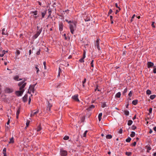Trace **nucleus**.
<instances>
[{"label": "nucleus", "instance_id": "1", "mask_svg": "<svg viewBox=\"0 0 156 156\" xmlns=\"http://www.w3.org/2000/svg\"><path fill=\"white\" fill-rule=\"evenodd\" d=\"M76 23H77L76 21H73L69 24L70 32L72 34H73L74 31L76 29Z\"/></svg>", "mask_w": 156, "mask_h": 156}, {"label": "nucleus", "instance_id": "2", "mask_svg": "<svg viewBox=\"0 0 156 156\" xmlns=\"http://www.w3.org/2000/svg\"><path fill=\"white\" fill-rule=\"evenodd\" d=\"M24 81L20 82L18 84L19 86L20 87V90L22 91V90H24L23 88L25 87L27 84L26 83H24Z\"/></svg>", "mask_w": 156, "mask_h": 156}, {"label": "nucleus", "instance_id": "3", "mask_svg": "<svg viewBox=\"0 0 156 156\" xmlns=\"http://www.w3.org/2000/svg\"><path fill=\"white\" fill-rule=\"evenodd\" d=\"M24 81L20 82L18 84L19 86L20 87V90L22 91V90H24L23 88L25 87L27 84L26 83H24Z\"/></svg>", "mask_w": 156, "mask_h": 156}, {"label": "nucleus", "instance_id": "4", "mask_svg": "<svg viewBox=\"0 0 156 156\" xmlns=\"http://www.w3.org/2000/svg\"><path fill=\"white\" fill-rule=\"evenodd\" d=\"M24 81L20 82L18 84L19 86L20 87V90L22 91V90H24L23 88L25 87L27 84L26 83H24Z\"/></svg>", "mask_w": 156, "mask_h": 156}, {"label": "nucleus", "instance_id": "5", "mask_svg": "<svg viewBox=\"0 0 156 156\" xmlns=\"http://www.w3.org/2000/svg\"><path fill=\"white\" fill-rule=\"evenodd\" d=\"M52 105L49 101H47L46 110L47 112H50L51 111V108L52 107Z\"/></svg>", "mask_w": 156, "mask_h": 156}, {"label": "nucleus", "instance_id": "6", "mask_svg": "<svg viewBox=\"0 0 156 156\" xmlns=\"http://www.w3.org/2000/svg\"><path fill=\"white\" fill-rule=\"evenodd\" d=\"M35 85H32L30 86L29 87L28 93L30 94L31 92L34 93V88L35 87Z\"/></svg>", "mask_w": 156, "mask_h": 156}, {"label": "nucleus", "instance_id": "7", "mask_svg": "<svg viewBox=\"0 0 156 156\" xmlns=\"http://www.w3.org/2000/svg\"><path fill=\"white\" fill-rule=\"evenodd\" d=\"M42 27H41L40 28V29H39V30H38L37 31V33L35 34V35L34 36L35 39L36 38L38 37V36L40 34H41L42 31Z\"/></svg>", "mask_w": 156, "mask_h": 156}, {"label": "nucleus", "instance_id": "8", "mask_svg": "<svg viewBox=\"0 0 156 156\" xmlns=\"http://www.w3.org/2000/svg\"><path fill=\"white\" fill-rule=\"evenodd\" d=\"M60 154L62 156H66L67 155V152L66 150L62 149L60 150Z\"/></svg>", "mask_w": 156, "mask_h": 156}, {"label": "nucleus", "instance_id": "9", "mask_svg": "<svg viewBox=\"0 0 156 156\" xmlns=\"http://www.w3.org/2000/svg\"><path fill=\"white\" fill-rule=\"evenodd\" d=\"M24 91V90L16 91V94L18 96H21Z\"/></svg>", "mask_w": 156, "mask_h": 156}, {"label": "nucleus", "instance_id": "10", "mask_svg": "<svg viewBox=\"0 0 156 156\" xmlns=\"http://www.w3.org/2000/svg\"><path fill=\"white\" fill-rule=\"evenodd\" d=\"M59 29L60 31H62L63 29V24L62 22L59 23Z\"/></svg>", "mask_w": 156, "mask_h": 156}, {"label": "nucleus", "instance_id": "11", "mask_svg": "<svg viewBox=\"0 0 156 156\" xmlns=\"http://www.w3.org/2000/svg\"><path fill=\"white\" fill-rule=\"evenodd\" d=\"M147 67L148 68L154 66V64L151 62H148L147 63Z\"/></svg>", "mask_w": 156, "mask_h": 156}, {"label": "nucleus", "instance_id": "12", "mask_svg": "<svg viewBox=\"0 0 156 156\" xmlns=\"http://www.w3.org/2000/svg\"><path fill=\"white\" fill-rule=\"evenodd\" d=\"M72 98L76 101H79L77 95H75L74 96H73L72 97Z\"/></svg>", "mask_w": 156, "mask_h": 156}, {"label": "nucleus", "instance_id": "13", "mask_svg": "<svg viewBox=\"0 0 156 156\" xmlns=\"http://www.w3.org/2000/svg\"><path fill=\"white\" fill-rule=\"evenodd\" d=\"M39 112V110H37L35 112H34L33 111L31 112V113L30 115V116L32 117V116H34L35 115H36L37 113Z\"/></svg>", "mask_w": 156, "mask_h": 156}, {"label": "nucleus", "instance_id": "14", "mask_svg": "<svg viewBox=\"0 0 156 156\" xmlns=\"http://www.w3.org/2000/svg\"><path fill=\"white\" fill-rule=\"evenodd\" d=\"M47 10H44L41 12L42 18H44V17L46 13Z\"/></svg>", "mask_w": 156, "mask_h": 156}, {"label": "nucleus", "instance_id": "15", "mask_svg": "<svg viewBox=\"0 0 156 156\" xmlns=\"http://www.w3.org/2000/svg\"><path fill=\"white\" fill-rule=\"evenodd\" d=\"M94 61V60L93 59L92 60L91 62V63H90V65L91 66V67L93 68L94 67V64H93ZM91 70H92V71H93V68L91 69Z\"/></svg>", "mask_w": 156, "mask_h": 156}, {"label": "nucleus", "instance_id": "16", "mask_svg": "<svg viewBox=\"0 0 156 156\" xmlns=\"http://www.w3.org/2000/svg\"><path fill=\"white\" fill-rule=\"evenodd\" d=\"M27 95H25V96L23 97V100L24 102H26L27 101Z\"/></svg>", "mask_w": 156, "mask_h": 156}, {"label": "nucleus", "instance_id": "17", "mask_svg": "<svg viewBox=\"0 0 156 156\" xmlns=\"http://www.w3.org/2000/svg\"><path fill=\"white\" fill-rule=\"evenodd\" d=\"M5 28H3L2 30V35H6L7 34V33H6V32H5Z\"/></svg>", "mask_w": 156, "mask_h": 156}, {"label": "nucleus", "instance_id": "18", "mask_svg": "<svg viewBox=\"0 0 156 156\" xmlns=\"http://www.w3.org/2000/svg\"><path fill=\"white\" fill-rule=\"evenodd\" d=\"M121 95V93L120 92H119L116 94L115 97L118 98H119L120 97Z\"/></svg>", "mask_w": 156, "mask_h": 156}, {"label": "nucleus", "instance_id": "19", "mask_svg": "<svg viewBox=\"0 0 156 156\" xmlns=\"http://www.w3.org/2000/svg\"><path fill=\"white\" fill-rule=\"evenodd\" d=\"M102 113H99L98 116V120L99 121L101 120V116H102Z\"/></svg>", "mask_w": 156, "mask_h": 156}, {"label": "nucleus", "instance_id": "20", "mask_svg": "<svg viewBox=\"0 0 156 156\" xmlns=\"http://www.w3.org/2000/svg\"><path fill=\"white\" fill-rule=\"evenodd\" d=\"M138 103V100H133L132 101V104L134 105H136Z\"/></svg>", "mask_w": 156, "mask_h": 156}, {"label": "nucleus", "instance_id": "21", "mask_svg": "<svg viewBox=\"0 0 156 156\" xmlns=\"http://www.w3.org/2000/svg\"><path fill=\"white\" fill-rule=\"evenodd\" d=\"M14 142V138L13 137H12L10 139V141L9 142V143H13Z\"/></svg>", "mask_w": 156, "mask_h": 156}, {"label": "nucleus", "instance_id": "22", "mask_svg": "<svg viewBox=\"0 0 156 156\" xmlns=\"http://www.w3.org/2000/svg\"><path fill=\"white\" fill-rule=\"evenodd\" d=\"M94 107L95 106L94 105H91L88 108V109L89 110H90L91 109L94 108Z\"/></svg>", "mask_w": 156, "mask_h": 156}, {"label": "nucleus", "instance_id": "23", "mask_svg": "<svg viewBox=\"0 0 156 156\" xmlns=\"http://www.w3.org/2000/svg\"><path fill=\"white\" fill-rule=\"evenodd\" d=\"M133 123V121L132 120H129L128 122V125L129 126H130L132 125Z\"/></svg>", "mask_w": 156, "mask_h": 156}, {"label": "nucleus", "instance_id": "24", "mask_svg": "<svg viewBox=\"0 0 156 156\" xmlns=\"http://www.w3.org/2000/svg\"><path fill=\"white\" fill-rule=\"evenodd\" d=\"M156 96L155 95H152L150 96V98L151 100H153L155 98Z\"/></svg>", "mask_w": 156, "mask_h": 156}, {"label": "nucleus", "instance_id": "25", "mask_svg": "<svg viewBox=\"0 0 156 156\" xmlns=\"http://www.w3.org/2000/svg\"><path fill=\"white\" fill-rule=\"evenodd\" d=\"M112 136L110 134H108L106 136V138L108 139H110L112 138Z\"/></svg>", "mask_w": 156, "mask_h": 156}, {"label": "nucleus", "instance_id": "26", "mask_svg": "<svg viewBox=\"0 0 156 156\" xmlns=\"http://www.w3.org/2000/svg\"><path fill=\"white\" fill-rule=\"evenodd\" d=\"M35 68L37 70V74L39 71V69L38 68V66L37 65H36L35 66Z\"/></svg>", "mask_w": 156, "mask_h": 156}, {"label": "nucleus", "instance_id": "27", "mask_svg": "<svg viewBox=\"0 0 156 156\" xmlns=\"http://www.w3.org/2000/svg\"><path fill=\"white\" fill-rule=\"evenodd\" d=\"M85 58H83V56L81 58H80L79 60V61L80 62H84V59Z\"/></svg>", "mask_w": 156, "mask_h": 156}, {"label": "nucleus", "instance_id": "28", "mask_svg": "<svg viewBox=\"0 0 156 156\" xmlns=\"http://www.w3.org/2000/svg\"><path fill=\"white\" fill-rule=\"evenodd\" d=\"M135 135V133L134 132H131V133L130 135V136L131 137H133Z\"/></svg>", "mask_w": 156, "mask_h": 156}, {"label": "nucleus", "instance_id": "29", "mask_svg": "<svg viewBox=\"0 0 156 156\" xmlns=\"http://www.w3.org/2000/svg\"><path fill=\"white\" fill-rule=\"evenodd\" d=\"M124 112L125 115H128L129 114V112L127 110H125Z\"/></svg>", "mask_w": 156, "mask_h": 156}, {"label": "nucleus", "instance_id": "30", "mask_svg": "<svg viewBox=\"0 0 156 156\" xmlns=\"http://www.w3.org/2000/svg\"><path fill=\"white\" fill-rule=\"evenodd\" d=\"M99 45V39H97V41H96V43L95 44V45L97 46L98 45Z\"/></svg>", "mask_w": 156, "mask_h": 156}, {"label": "nucleus", "instance_id": "31", "mask_svg": "<svg viewBox=\"0 0 156 156\" xmlns=\"http://www.w3.org/2000/svg\"><path fill=\"white\" fill-rule=\"evenodd\" d=\"M48 13H49V15L48 17H49L50 16L51 14V9H48Z\"/></svg>", "mask_w": 156, "mask_h": 156}, {"label": "nucleus", "instance_id": "32", "mask_svg": "<svg viewBox=\"0 0 156 156\" xmlns=\"http://www.w3.org/2000/svg\"><path fill=\"white\" fill-rule=\"evenodd\" d=\"M131 139L130 137H128L126 139V141L127 142H129L131 141Z\"/></svg>", "mask_w": 156, "mask_h": 156}, {"label": "nucleus", "instance_id": "33", "mask_svg": "<svg viewBox=\"0 0 156 156\" xmlns=\"http://www.w3.org/2000/svg\"><path fill=\"white\" fill-rule=\"evenodd\" d=\"M88 132V131L87 130H86L85 131L84 133H83L82 136L83 137H86V134Z\"/></svg>", "mask_w": 156, "mask_h": 156}, {"label": "nucleus", "instance_id": "34", "mask_svg": "<svg viewBox=\"0 0 156 156\" xmlns=\"http://www.w3.org/2000/svg\"><path fill=\"white\" fill-rule=\"evenodd\" d=\"M146 93L147 94L150 95L151 94V91L149 90H147L146 91Z\"/></svg>", "mask_w": 156, "mask_h": 156}, {"label": "nucleus", "instance_id": "35", "mask_svg": "<svg viewBox=\"0 0 156 156\" xmlns=\"http://www.w3.org/2000/svg\"><path fill=\"white\" fill-rule=\"evenodd\" d=\"M69 136H65L63 138V139L64 140H67L69 139Z\"/></svg>", "mask_w": 156, "mask_h": 156}, {"label": "nucleus", "instance_id": "36", "mask_svg": "<svg viewBox=\"0 0 156 156\" xmlns=\"http://www.w3.org/2000/svg\"><path fill=\"white\" fill-rule=\"evenodd\" d=\"M126 154L128 156H130L131 155L132 153L131 152H127L126 153Z\"/></svg>", "mask_w": 156, "mask_h": 156}, {"label": "nucleus", "instance_id": "37", "mask_svg": "<svg viewBox=\"0 0 156 156\" xmlns=\"http://www.w3.org/2000/svg\"><path fill=\"white\" fill-rule=\"evenodd\" d=\"M20 108H19L17 109L16 112V115H19L20 113Z\"/></svg>", "mask_w": 156, "mask_h": 156}, {"label": "nucleus", "instance_id": "38", "mask_svg": "<svg viewBox=\"0 0 156 156\" xmlns=\"http://www.w3.org/2000/svg\"><path fill=\"white\" fill-rule=\"evenodd\" d=\"M14 79L17 81H18L19 76H16L14 77Z\"/></svg>", "mask_w": 156, "mask_h": 156}, {"label": "nucleus", "instance_id": "39", "mask_svg": "<svg viewBox=\"0 0 156 156\" xmlns=\"http://www.w3.org/2000/svg\"><path fill=\"white\" fill-rule=\"evenodd\" d=\"M41 129V127L40 126H39L38 127L37 129V131H40Z\"/></svg>", "mask_w": 156, "mask_h": 156}, {"label": "nucleus", "instance_id": "40", "mask_svg": "<svg viewBox=\"0 0 156 156\" xmlns=\"http://www.w3.org/2000/svg\"><path fill=\"white\" fill-rule=\"evenodd\" d=\"M6 148H4L3 150V154H5V153H6Z\"/></svg>", "mask_w": 156, "mask_h": 156}, {"label": "nucleus", "instance_id": "41", "mask_svg": "<svg viewBox=\"0 0 156 156\" xmlns=\"http://www.w3.org/2000/svg\"><path fill=\"white\" fill-rule=\"evenodd\" d=\"M136 127L134 125H133L132 126V128L133 130H134L136 129Z\"/></svg>", "mask_w": 156, "mask_h": 156}, {"label": "nucleus", "instance_id": "42", "mask_svg": "<svg viewBox=\"0 0 156 156\" xmlns=\"http://www.w3.org/2000/svg\"><path fill=\"white\" fill-rule=\"evenodd\" d=\"M135 14H134L133 15V16H132V18H131V19L130 20V22H132V21H133V19L135 17Z\"/></svg>", "mask_w": 156, "mask_h": 156}, {"label": "nucleus", "instance_id": "43", "mask_svg": "<svg viewBox=\"0 0 156 156\" xmlns=\"http://www.w3.org/2000/svg\"><path fill=\"white\" fill-rule=\"evenodd\" d=\"M152 108H150V109H149V113L148 114L149 115H150V114H151V113L152 111Z\"/></svg>", "mask_w": 156, "mask_h": 156}, {"label": "nucleus", "instance_id": "44", "mask_svg": "<svg viewBox=\"0 0 156 156\" xmlns=\"http://www.w3.org/2000/svg\"><path fill=\"white\" fill-rule=\"evenodd\" d=\"M20 51L19 50H17L16 52V54L18 55L20 54Z\"/></svg>", "mask_w": 156, "mask_h": 156}, {"label": "nucleus", "instance_id": "45", "mask_svg": "<svg viewBox=\"0 0 156 156\" xmlns=\"http://www.w3.org/2000/svg\"><path fill=\"white\" fill-rule=\"evenodd\" d=\"M154 69H153V73H156V68L155 67V66H154L153 67Z\"/></svg>", "mask_w": 156, "mask_h": 156}, {"label": "nucleus", "instance_id": "46", "mask_svg": "<svg viewBox=\"0 0 156 156\" xmlns=\"http://www.w3.org/2000/svg\"><path fill=\"white\" fill-rule=\"evenodd\" d=\"M106 106V104L105 103H103L102 105V108H104Z\"/></svg>", "mask_w": 156, "mask_h": 156}, {"label": "nucleus", "instance_id": "47", "mask_svg": "<svg viewBox=\"0 0 156 156\" xmlns=\"http://www.w3.org/2000/svg\"><path fill=\"white\" fill-rule=\"evenodd\" d=\"M43 65H44V69H46V62H43Z\"/></svg>", "mask_w": 156, "mask_h": 156}, {"label": "nucleus", "instance_id": "48", "mask_svg": "<svg viewBox=\"0 0 156 156\" xmlns=\"http://www.w3.org/2000/svg\"><path fill=\"white\" fill-rule=\"evenodd\" d=\"M151 149V148L150 147H148L147 148V152H149V151Z\"/></svg>", "mask_w": 156, "mask_h": 156}, {"label": "nucleus", "instance_id": "49", "mask_svg": "<svg viewBox=\"0 0 156 156\" xmlns=\"http://www.w3.org/2000/svg\"><path fill=\"white\" fill-rule=\"evenodd\" d=\"M30 121H27V123H26V126L27 127H28L29 125V123H30Z\"/></svg>", "mask_w": 156, "mask_h": 156}, {"label": "nucleus", "instance_id": "50", "mask_svg": "<svg viewBox=\"0 0 156 156\" xmlns=\"http://www.w3.org/2000/svg\"><path fill=\"white\" fill-rule=\"evenodd\" d=\"M115 6H116V8L119 9V10H120V9L119 8V7L118 6L117 3H115Z\"/></svg>", "mask_w": 156, "mask_h": 156}, {"label": "nucleus", "instance_id": "51", "mask_svg": "<svg viewBox=\"0 0 156 156\" xmlns=\"http://www.w3.org/2000/svg\"><path fill=\"white\" fill-rule=\"evenodd\" d=\"M132 94V93L131 91H130L128 94L129 96V97H131Z\"/></svg>", "mask_w": 156, "mask_h": 156}, {"label": "nucleus", "instance_id": "52", "mask_svg": "<svg viewBox=\"0 0 156 156\" xmlns=\"http://www.w3.org/2000/svg\"><path fill=\"white\" fill-rule=\"evenodd\" d=\"M112 12V10L110 9L109 10V11L108 12V14L109 15V14H111Z\"/></svg>", "mask_w": 156, "mask_h": 156}, {"label": "nucleus", "instance_id": "53", "mask_svg": "<svg viewBox=\"0 0 156 156\" xmlns=\"http://www.w3.org/2000/svg\"><path fill=\"white\" fill-rule=\"evenodd\" d=\"M83 58H85L86 57V52L85 51H83Z\"/></svg>", "mask_w": 156, "mask_h": 156}, {"label": "nucleus", "instance_id": "54", "mask_svg": "<svg viewBox=\"0 0 156 156\" xmlns=\"http://www.w3.org/2000/svg\"><path fill=\"white\" fill-rule=\"evenodd\" d=\"M37 11H35L34 12H33L32 13H34V15H37Z\"/></svg>", "mask_w": 156, "mask_h": 156}, {"label": "nucleus", "instance_id": "55", "mask_svg": "<svg viewBox=\"0 0 156 156\" xmlns=\"http://www.w3.org/2000/svg\"><path fill=\"white\" fill-rule=\"evenodd\" d=\"M122 129H120L119 130V133H120V134H121V133H122Z\"/></svg>", "mask_w": 156, "mask_h": 156}, {"label": "nucleus", "instance_id": "56", "mask_svg": "<svg viewBox=\"0 0 156 156\" xmlns=\"http://www.w3.org/2000/svg\"><path fill=\"white\" fill-rule=\"evenodd\" d=\"M84 20L85 21H88L90 20V18H89V19L87 18V19H85Z\"/></svg>", "mask_w": 156, "mask_h": 156}, {"label": "nucleus", "instance_id": "57", "mask_svg": "<svg viewBox=\"0 0 156 156\" xmlns=\"http://www.w3.org/2000/svg\"><path fill=\"white\" fill-rule=\"evenodd\" d=\"M66 21L67 22L69 23H72V22L71 21H69L67 20H66Z\"/></svg>", "mask_w": 156, "mask_h": 156}, {"label": "nucleus", "instance_id": "58", "mask_svg": "<svg viewBox=\"0 0 156 156\" xmlns=\"http://www.w3.org/2000/svg\"><path fill=\"white\" fill-rule=\"evenodd\" d=\"M86 81V78H84L83 81V83L84 84Z\"/></svg>", "mask_w": 156, "mask_h": 156}, {"label": "nucleus", "instance_id": "59", "mask_svg": "<svg viewBox=\"0 0 156 156\" xmlns=\"http://www.w3.org/2000/svg\"><path fill=\"white\" fill-rule=\"evenodd\" d=\"M40 50H39V51H38L36 53V54L37 55H39L40 53Z\"/></svg>", "mask_w": 156, "mask_h": 156}, {"label": "nucleus", "instance_id": "60", "mask_svg": "<svg viewBox=\"0 0 156 156\" xmlns=\"http://www.w3.org/2000/svg\"><path fill=\"white\" fill-rule=\"evenodd\" d=\"M154 22H152V23L151 25L153 27H155V26L154 25Z\"/></svg>", "mask_w": 156, "mask_h": 156}, {"label": "nucleus", "instance_id": "61", "mask_svg": "<svg viewBox=\"0 0 156 156\" xmlns=\"http://www.w3.org/2000/svg\"><path fill=\"white\" fill-rule=\"evenodd\" d=\"M5 54V53H2V54H0V57H3Z\"/></svg>", "mask_w": 156, "mask_h": 156}, {"label": "nucleus", "instance_id": "62", "mask_svg": "<svg viewBox=\"0 0 156 156\" xmlns=\"http://www.w3.org/2000/svg\"><path fill=\"white\" fill-rule=\"evenodd\" d=\"M96 90H98V91H100V90L98 89V86L97 87L95 90V91Z\"/></svg>", "mask_w": 156, "mask_h": 156}, {"label": "nucleus", "instance_id": "63", "mask_svg": "<svg viewBox=\"0 0 156 156\" xmlns=\"http://www.w3.org/2000/svg\"><path fill=\"white\" fill-rule=\"evenodd\" d=\"M133 144V146H135L136 144V142H134Z\"/></svg>", "mask_w": 156, "mask_h": 156}, {"label": "nucleus", "instance_id": "64", "mask_svg": "<svg viewBox=\"0 0 156 156\" xmlns=\"http://www.w3.org/2000/svg\"><path fill=\"white\" fill-rule=\"evenodd\" d=\"M153 129L154 130V131H156V126L154 127Z\"/></svg>", "mask_w": 156, "mask_h": 156}]
</instances>
